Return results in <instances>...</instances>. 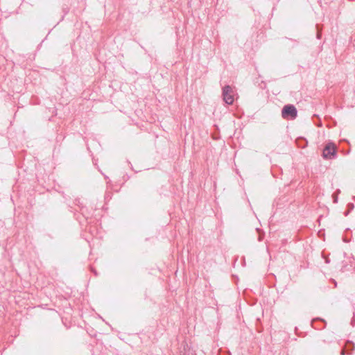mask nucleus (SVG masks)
Masks as SVG:
<instances>
[{
  "mask_svg": "<svg viewBox=\"0 0 355 355\" xmlns=\"http://www.w3.org/2000/svg\"><path fill=\"white\" fill-rule=\"evenodd\" d=\"M232 89L230 85H226L223 87L222 95L223 100L228 105H232L234 103V97L232 95Z\"/></svg>",
  "mask_w": 355,
  "mask_h": 355,
  "instance_id": "nucleus-3",
  "label": "nucleus"
},
{
  "mask_svg": "<svg viewBox=\"0 0 355 355\" xmlns=\"http://www.w3.org/2000/svg\"><path fill=\"white\" fill-rule=\"evenodd\" d=\"M79 212L86 220L89 219L92 216V214L89 211L88 208L84 205L80 207Z\"/></svg>",
  "mask_w": 355,
  "mask_h": 355,
  "instance_id": "nucleus-5",
  "label": "nucleus"
},
{
  "mask_svg": "<svg viewBox=\"0 0 355 355\" xmlns=\"http://www.w3.org/2000/svg\"><path fill=\"white\" fill-rule=\"evenodd\" d=\"M73 204L76 206H78L79 207V209H80L81 206H83V205L82 204V202H80V200L79 198H76L73 201Z\"/></svg>",
  "mask_w": 355,
  "mask_h": 355,
  "instance_id": "nucleus-11",
  "label": "nucleus"
},
{
  "mask_svg": "<svg viewBox=\"0 0 355 355\" xmlns=\"http://www.w3.org/2000/svg\"><path fill=\"white\" fill-rule=\"evenodd\" d=\"M181 353V355H196V352L193 349L189 347L188 345L184 347V349Z\"/></svg>",
  "mask_w": 355,
  "mask_h": 355,
  "instance_id": "nucleus-7",
  "label": "nucleus"
},
{
  "mask_svg": "<svg viewBox=\"0 0 355 355\" xmlns=\"http://www.w3.org/2000/svg\"><path fill=\"white\" fill-rule=\"evenodd\" d=\"M128 164L131 166H130L131 169H132V170H133L132 165L131 164V162H128Z\"/></svg>",
  "mask_w": 355,
  "mask_h": 355,
  "instance_id": "nucleus-16",
  "label": "nucleus"
},
{
  "mask_svg": "<svg viewBox=\"0 0 355 355\" xmlns=\"http://www.w3.org/2000/svg\"><path fill=\"white\" fill-rule=\"evenodd\" d=\"M322 257H323V258H324V261H325V263H330V259H329V257H325L324 256V254H322Z\"/></svg>",
  "mask_w": 355,
  "mask_h": 355,
  "instance_id": "nucleus-13",
  "label": "nucleus"
},
{
  "mask_svg": "<svg viewBox=\"0 0 355 355\" xmlns=\"http://www.w3.org/2000/svg\"><path fill=\"white\" fill-rule=\"evenodd\" d=\"M311 324L314 329L318 330L324 329L327 325L326 321L323 318L319 317L312 319Z\"/></svg>",
  "mask_w": 355,
  "mask_h": 355,
  "instance_id": "nucleus-4",
  "label": "nucleus"
},
{
  "mask_svg": "<svg viewBox=\"0 0 355 355\" xmlns=\"http://www.w3.org/2000/svg\"><path fill=\"white\" fill-rule=\"evenodd\" d=\"M282 116L286 120H293L297 116V110L293 104L285 105L282 109Z\"/></svg>",
  "mask_w": 355,
  "mask_h": 355,
  "instance_id": "nucleus-1",
  "label": "nucleus"
},
{
  "mask_svg": "<svg viewBox=\"0 0 355 355\" xmlns=\"http://www.w3.org/2000/svg\"><path fill=\"white\" fill-rule=\"evenodd\" d=\"M322 156L324 159H333L336 157L337 149L334 142L329 141L326 144Z\"/></svg>",
  "mask_w": 355,
  "mask_h": 355,
  "instance_id": "nucleus-2",
  "label": "nucleus"
},
{
  "mask_svg": "<svg viewBox=\"0 0 355 355\" xmlns=\"http://www.w3.org/2000/svg\"><path fill=\"white\" fill-rule=\"evenodd\" d=\"M91 271H92V272H93L96 276H97V275H98V273H97L96 270H94V268H91Z\"/></svg>",
  "mask_w": 355,
  "mask_h": 355,
  "instance_id": "nucleus-15",
  "label": "nucleus"
},
{
  "mask_svg": "<svg viewBox=\"0 0 355 355\" xmlns=\"http://www.w3.org/2000/svg\"><path fill=\"white\" fill-rule=\"evenodd\" d=\"M295 142H296L297 146L301 148H304L308 145L307 139L302 137H300L297 138Z\"/></svg>",
  "mask_w": 355,
  "mask_h": 355,
  "instance_id": "nucleus-6",
  "label": "nucleus"
},
{
  "mask_svg": "<svg viewBox=\"0 0 355 355\" xmlns=\"http://www.w3.org/2000/svg\"><path fill=\"white\" fill-rule=\"evenodd\" d=\"M344 354H345L344 352H342L341 355H344Z\"/></svg>",
  "mask_w": 355,
  "mask_h": 355,
  "instance_id": "nucleus-17",
  "label": "nucleus"
},
{
  "mask_svg": "<svg viewBox=\"0 0 355 355\" xmlns=\"http://www.w3.org/2000/svg\"><path fill=\"white\" fill-rule=\"evenodd\" d=\"M340 192V191L339 189H338L335 193H333L332 197H333V201L334 203L338 202V193H339Z\"/></svg>",
  "mask_w": 355,
  "mask_h": 355,
  "instance_id": "nucleus-10",
  "label": "nucleus"
},
{
  "mask_svg": "<svg viewBox=\"0 0 355 355\" xmlns=\"http://www.w3.org/2000/svg\"><path fill=\"white\" fill-rule=\"evenodd\" d=\"M317 33H316V37L318 40H320L322 37V26L320 24H316L315 26Z\"/></svg>",
  "mask_w": 355,
  "mask_h": 355,
  "instance_id": "nucleus-9",
  "label": "nucleus"
},
{
  "mask_svg": "<svg viewBox=\"0 0 355 355\" xmlns=\"http://www.w3.org/2000/svg\"><path fill=\"white\" fill-rule=\"evenodd\" d=\"M343 241L345 242V243H349L350 241V239H347V237L345 236H343Z\"/></svg>",
  "mask_w": 355,
  "mask_h": 355,
  "instance_id": "nucleus-14",
  "label": "nucleus"
},
{
  "mask_svg": "<svg viewBox=\"0 0 355 355\" xmlns=\"http://www.w3.org/2000/svg\"><path fill=\"white\" fill-rule=\"evenodd\" d=\"M286 40H291L292 42H293V45L292 46L294 47V46H296L298 44V41L296 40H293V39H290V38H288V37H285Z\"/></svg>",
  "mask_w": 355,
  "mask_h": 355,
  "instance_id": "nucleus-12",
  "label": "nucleus"
},
{
  "mask_svg": "<svg viewBox=\"0 0 355 355\" xmlns=\"http://www.w3.org/2000/svg\"><path fill=\"white\" fill-rule=\"evenodd\" d=\"M354 208V205L352 202H349L347 205V210L344 212V215L347 216Z\"/></svg>",
  "mask_w": 355,
  "mask_h": 355,
  "instance_id": "nucleus-8",
  "label": "nucleus"
}]
</instances>
